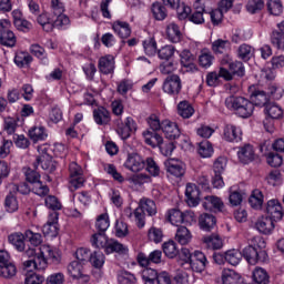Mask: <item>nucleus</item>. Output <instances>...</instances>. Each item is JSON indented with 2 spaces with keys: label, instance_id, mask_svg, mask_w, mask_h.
Masks as SVG:
<instances>
[{
  "label": "nucleus",
  "instance_id": "nucleus-26",
  "mask_svg": "<svg viewBox=\"0 0 284 284\" xmlns=\"http://www.w3.org/2000/svg\"><path fill=\"white\" fill-rule=\"evenodd\" d=\"M202 205L207 212H213V210L221 212L223 210V200L214 195H209L204 197Z\"/></svg>",
  "mask_w": 284,
  "mask_h": 284
},
{
  "label": "nucleus",
  "instance_id": "nucleus-2",
  "mask_svg": "<svg viewBox=\"0 0 284 284\" xmlns=\"http://www.w3.org/2000/svg\"><path fill=\"white\" fill-rule=\"evenodd\" d=\"M52 14L55 17L54 21H49L42 26L44 32H52L54 28H63V26H70V18L65 14V7L59 0H52L51 2Z\"/></svg>",
  "mask_w": 284,
  "mask_h": 284
},
{
  "label": "nucleus",
  "instance_id": "nucleus-50",
  "mask_svg": "<svg viewBox=\"0 0 284 284\" xmlns=\"http://www.w3.org/2000/svg\"><path fill=\"white\" fill-rule=\"evenodd\" d=\"M197 152L202 159H210L214 154V148L210 141L204 140L200 143Z\"/></svg>",
  "mask_w": 284,
  "mask_h": 284
},
{
  "label": "nucleus",
  "instance_id": "nucleus-48",
  "mask_svg": "<svg viewBox=\"0 0 284 284\" xmlns=\"http://www.w3.org/2000/svg\"><path fill=\"white\" fill-rule=\"evenodd\" d=\"M178 114L182 116V119H190L192 114H194V108L187 101H182L178 104Z\"/></svg>",
  "mask_w": 284,
  "mask_h": 284
},
{
  "label": "nucleus",
  "instance_id": "nucleus-21",
  "mask_svg": "<svg viewBox=\"0 0 284 284\" xmlns=\"http://www.w3.org/2000/svg\"><path fill=\"white\" fill-rule=\"evenodd\" d=\"M190 265L193 272H203L207 265V257L201 251H195L193 257L191 258Z\"/></svg>",
  "mask_w": 284,
  "mask_h": 284
},
{
  "label": "nucleus",
  "instance_id": "nucleus-59",
  "mask_svg": "<svg viewBox=\"0 0 284 284\" xmlns=\"http://www.w3.org/2000/svg\"><path fill=\"white\" fill-rule=\"evenodd\" d=\"M4 207L7 212H17V210H19V201L17 200V196L11 193L7 195L4 200Z\"/></svg>",
  "mask_w": 284,
  "mask_h": 284
},
{
  "label": "nucleus",
  "instance_id": "nucleus-30",
  "mask_svg": "<svg viewBox=\"0 0 284 284\" xmlns=\"http://www.w3.org/2000/svg\"><path fill=\"white\" fill-rule=\"evenodd\" d=\"M166 37L171 43H179L183 39V33H181L179 24L175 22L169 23L166 27Z\"/></svg>",
  "mask_w": 284,
  "mask_h": 284
},
{
  "label": "nucleus",
  "instance_id": "nucleus-14",
  "mask_svg": "<svg viewBox=\"0 0 284 284\" xmlns=\"http://www.w3.org/2000/svg\"><path fill=\"white\" fill-rule=\"evenodd\" d=\"M237 159L239 162L244 163V165H247V163H252V161L256 159L254 146H252L251 144L240 146L237 151Z\"/></svg>",
  "mask_w": 284,
  "mask_h": 284
},
{
  "label": "nucleus",
  "instance_id": "nucleus-58",
  "mask_svg": "<svg viewBox=\"0 0 284 284\" xmlns=\"http://www.w3.org/2000/svg\"><path fill=\"white\" fill-rule=\"evenodd\" d=\"M176 49L173 45H164L158 51L159 59L162 61H170L174 57Z\"/></svg>",
  "mask_w": 284,
  "mask_h": 284
},
{
  "label": "nucleus",
  "instance_id": "nucleus-49",
  "mask_svg": "<svg viewBox=\"0 0 284 284\" xmlns=\"http://www.w3.org/2000/svg\"><path fill=\"white\" fill-rule=\"evenodd\" d=\"M110 240H108V236H105V233H95L91 237V243L94 247L103 248L105 250L108 247V243Z\"/></svg>",
  "mask_w": 284,
  "mask_h": 284
},
{
  "label": "nucleus",
  "instance_id": "nucleus-44",
  "mask_svg": "<svg viewBox=\"0 0 284 284\" xmlns=\"http://www.w3.org/2000/svg\"><path fill=\"white\" fill-rule=\"evenodd\" d=\"M162 250L168 258H176L179 256V247H176V242L172 240L164 242Z\"/></svg>",
  "mask_w": 284,
  "mask_h": 284
},
{
  "label": "nucleus",
  "instance_id": "nucleus-31",
  "mask_svg": "<svg viewBox=\"0 0 284 284\" xmlns=\"http://www.w3.org/2000/svg\"><path fill=\"white\" fill-rule=\"evenodd\" d=\"M99 70L102 74H112L114 72V57L105 55L100 58Z\"/></svg>",
  "mask_w": 284,
  "mask_h": 284
},
{
  "label": "nucleus",
  "instance_id": "nucleus-33",
  "mask_svg": "<svg viewBox=\"0 0 284 284\" xmlns=\"http://www.w3.org/2000/svg\"><path fill=\"white\" fill-rule=\"evenodd\" d=\"M114 32L119 34L121 39H128L132 34V29H130V23L123 21H115L112 26Z\"/></svg>",
  "mask_w": 284,
  "mask_h": 284
},
{
  "label": "nucleus",
  "instance_id": "nucleus-18",
  "mask_svg": "<svg viewBox=\"0 0 284 284\" xmlns=\"http://www.w3.org/2000/svg\"><path fill=\"white\" fill-rule=\"evenodd\" d=\"M132 132H136V122H134V119L126 118L124 122L118 123V134L121 139H130Z\"/></svg>",
  "mask_w": 284,
  "mask_h": 284
},
{
  "label": "nucleus",
  "instance_id": "nucleus-55",
  "mask_svg": "<svg viewBox=\"0 0 284 284\" xmlns=\"http://www.w3.org/2000/svg\"><path fill=\"white\" fill-rule=\"evenodd\" d=\"M24 236L27 241H29V243L33 245V247H39V245L43 243V236L41 235V233H34V231L32 230H27L24 232Z\"/></svg>",
  "mask_w": 284,
  "mask_h": 284
},
{
  "label": "nucleus",
  "instance_id": "nucleus-19",
  "mask_svg": "<svg viewBox=\"0 0 284 284\" xmlns=\"http://www.w3.org/2000/svg\"><path fill=\"white\" fill-rule=\"evenodd\" d=\"M162 132H164L166 139H170L171 141H174V139H179V136H181L179 124L170 120L162 121Z\"/></svg>",
  "mask_w": 284,
  "mask_h": 284
},
{
  "label": "nucleus",
  "instance_id": "nucleus-25",
  "mask_svg": "<svg viewBox=\"0 0 284 284\" xmlns=\"http://www.w3.org/2000/svg\"><path fill=\"white\" fill-rule=\"evenodd\" d=\"M199 225L204 232H212L216 227V217L210 213H203L199 217Z\"/></svg>",
  "mask_w": 284,
  "mask_h": 284
},
{
  "label": "nucleus",
  "instance_id": "nucleus-54",
  "mask_svg": "<svg viewBox=\"0 0 284 284\" xmlns=\"http://www.w3.org/2000/svg\"><path fill=\"white\" fill-rule=\"evenodd\" d=\"M83 273V264L79 261H73L68 265V274L74 280L81 277Z\"/></svg>",
  "mask_w": 284,
  "mask_h": 284
},
{
  "label": "nucleus",
  "instance_id": "nucleus-52",
  "mask_svg": "<svg viewBox=\"0 0 284 284\" xmlns=\"http://www.w3.org/2000/svg\"><path fill=\"white\" fill-rule=\"evenodd\" d=\"M248 203L254 210H261V207H263V193L258 190H254L248 197Z\"/></svg>",
  "mask_w": 284,
  "mask_h": 284
},
{
  "label": "nucleus",
  "instance_id": "nucleus-20",
  "mask_svg": "<svg viewBox=\"0 0 284 284\" xmlns=\"http://www.w3.org/2000/svg\"><path fill=\"white\" fill-rule=\"evenodd\" d=\"M124 165L131 172H141V170L145 168V161H143V158H141V155L132 153L129 154Z\"/></svg>",
  "mask_w": 284,
  "mask_h": 284
},
{
  "label": "nucleus",
  "instance_id": "nucleus-35",
  "mask_svg": "<svg viewBox=\"0 0 284 284\" xmlns=\"http://www.w3.org/2000/svg\"><path fill=\"white\" fill-rule=\"evenodd\" d=\"M175 241H178L180 245H187V243L192 241V233L190 232V229L186 226H178Z\"/></svg>",
  "mask_w": 284,
  "mask_h": 284
},
{
  "label": "nucleus",
  "instance_id": "nucleus-53",
  "mask_svg": "<svg viewBox=\"0 0 284 284\" xmlns=\"http://www.w3.org/2000/svg\"><path fill=\"white\" fill-rule=\"evenodd\" d=\"M95 227L99 233L105 234L108 232V227H110V216H108V213L98 216Z\"/></svg>",
  "mask_w": 284,
  "mask_h": 284
},
{
  "label": "nucleus",
  "instance_id": "nucleus-42",
  "mask_svg": "<svg viewBox=\"0 0 284 284\" xmlns=\"http://www.w3.org/2000/svg\"><path fill=\"white\" fill-rule=\"evenodd\" d=\"M151 11L156 21H164L168 17V9L161 2H154Z\"/></svg>",
  "mask_w": 284,
  "mask_h": 284
},
{
  "label": "nucleus",
  "instance_id": "nucleus-16",
  "mask_svg": "<svg viewBox=\"0 0 284 284\" xmlns=\"http://www.w3.org/2000/svg\"><path fill=\"white\" fill-rule=\"evenodd\" d=\"M250 92H251L250 99H251V103H253V106L254 105H257L260 108L267 106V104L270 103V95H267L265 91L250 88Z\"/></svg>",
  "mask_w": 284,
  "mask_h": 284
},
{
  "label": "nucleus",
  "instance_id": "nucleus-7",
  "mask_svg": "<svg viewBox=\"0 0 284 284\" xmlns=\"http://www.w3.org/2000/svg\"><path fill=\"white\" fill-rule=\"evenodd\" d=\"M242 256L250 265H256V263H263V261H265L267 253H265V251H258L256 247L248 245L242 251Z\"/></svg>",
  "mask_w": 284,
  "mask_h": 284
},
{
  "label": "nucleus",
  "instance_id": "nucleus-41",
  "mask_svg": "<svg viewBox=\"0 0 284 284\" xmlns=\"http://www.w3.org/2000/svg\"><path fill=\"white\" fill-rule=\"evenodd\" d=\"M41 250L47 261H51V263H54V265H59V263H61V254L59 253V251L50 246H42Z\"/></svg>",
  "mask_w": 284,
  "mask_h": 284
},
{
  "label": "nucleus",
  "instance_id": "nucleus-60",
  "mask_svg": "<svg viewBox=\"0 0 284 284\" xmlns=\"http://www.w3.org/2000/svg\"><path fill=\"white\" fill-rule=\"evenodd\" d=\"M230 74L233 77H245V67L241 61H234V63L230 64L229 68Z\"/></svg>",
  "mask_w": 284,
  "mask_h": 284
},
{
  "label": "nucleus",
  "instance_id": "nucleus-61",
  "mask_svg": "<svg viewBox=\"0 0 284 284\" xmlns=\"http://www.w3.org/2000/svg\"><path fill=\"white\" fill-rule=\"evenodd\" d=\"M143 48L148 57H154L156 54V40L154 38H148L143 41Z\"/></svg>",
  "mask_w": 284,
  "mask_h": 284
},
{
  "label": "nucleus",
  "instance_id": "nucleus-57",
  "mask_svg": "<svg viewBox=\"0 0 284 284\" xmlns=\"http://www.w3.org/2000/svg\"><path fill=\"white\" fill-rule=\"evenodd\" d=\"M159 277V273L153 268H144L142 271V281L144 284H156V278Z\"/></svg>",
  "mask_w": 284,
  "mask_h": 284
},
{
  "label": "nucleus",
  "instance_id": "nucleus-46",
  "mask_svg": "<svg viewBox=\"0 0 284 284\" xmlns=\"http://www.w3.org/2000/svg\"><path fill=\"white\" fill-rule=\"evenodd\" d=\"M89 262L97 270H101L105 263V255L101 251H94L90 254Z\"/></svg>",
  "mask_w": 284,
  "mask_h": 284
},
{
  "label": "nucleus",
  "instance_id": "nucleus-56",
  "mask_svg": "<svg viewBox=\"0 0 284 284\" xmlns=\"http://www.w3.org/2000/svg\"><path fill=\"white\" fill-rule=\"evenodd\" d=\"M265 112L271 119H281L283 116V109L276 103L266 104Z\"/></svg>",
  "mask_w": 284,
  "mask_h": 284
},
{
  "label": "nucleus",
  "instance_id": "nucleus-45",
  "mask_svg": "<svg viewBox=\"0 0 284 284\" xmlns=\"http://www.w3.org/2000/svg\"><path fill=\"white\" fill-rule=\"evenodd\" d=\"M224 260L230 265L236 266L243 260V253L239 250H230L225 253Z\"/></svg>",
  "mask_w": 284,
  "mask_h": 284
},
{
  "label": "nucleus",
  "instance_id": "nucleus-17",
  "mask_svg": "<svg viewBox=\"0 0 284 284\" xmlns=\"http://www.w3.org/2000/svg\"><path fill=\"white\" fill-rule=\"evenodd\" d=\"M39 165H41L42 170H45V172H54V170H57V162L52 161L50 153L37 156L33 168L37 169Z\"/></svg>",
  "mask_w": 284,
  "mask_h": 284
},
{
  "label": "nucleus",
  "instance_id": "nucleus-29",
  "mask_svg": "<svg viewBox=\"0 0 284 284\" xmlns=\"http://www.w3.org/2000/svg\"><path fill=\"white\" fill-rule=\"evenodd\" d=\"M222 284H244L241 275L234 270L224 268L222 271Z\"/></svg>",
  "mask_w": 284,
  "mask_h": 284
},
{
  "label": "nucleus",
  "instance_id": "nucleus-3",
  "mask_svg": "<svg viewBox=\"0 0 284 284\" xmlns=\"http://www.w3.org/2000/svg\"><path fill=\"white\" fill-rule=\"evenodd\" d=\"M145 212L149 216H154V214H156V203H154L153 200H140L139 206L133 212L134 221L140 229L145 227Z\"/></svg>",
  "mask_w": 284,
  "mask_h": 284
},
{
  "label": "nucleus",
  "instance_id": "nucleus-5",
  "mask_svg": "<svg viewBox=\"0 0 284 284\" xmlns=\"http://www.w3.org/2000/svg\"><path fill=\"white\" fill-rule=\"evenodd\" d=\"M69 190L71 192H77L79 187H83V183H85V179L83 178V169H81L77 162H71L69 165Z\"/></svg>",
  "mask_w": 284,
  "mask_h": 284
},
{
  "label": "nucleus",
  "instance_id": "nucleus-39",
  "mask_svg": "<svg viewBox=\"0 0 284 284\" xmlns=\"http://www.w3.org/2000/svg\"><path fill=\"white\" fill-rule=\"evenodd\" d=\"M0 43L7 48H14V45H17V36H14V32L10 31V29L2 31L0 34Z\"/></svg>",
  "mask_w": 284,
  "mask_h": 284
},
{
  "label": "nucleus",
  "instance_id": "nucleus-62",
  "mask_svg": "<svg viewBox=\"0 0 284 284\" xmlns=\"http://www.w3.org/2000/svg\"><path fill=\"white\" fill-rule=\"evenodd\" d=\"M149 241L161 243L163 241V230L152 226L148 232Z\"/></svg>",
  "mask_w": 284,
  "mask_h": 284
},
{
  "label": "nucleus",
  "instance_id": "nucleus-34",
  "mask_svg": "<svg viewBox=\"0 0 284 284\" xmlns=\"http://www.w3.org/2000/svg\"><path fill=\"white\" fill-rule=\"evenodd\" d=\"M105 254H126L128 246L123 245L121 242L116 240H109L106 244V248L104 250Z\"/></svg>",
  "mask_w": 284,
  "mask_h": 284
},
{
  "label": "nucleus",
  "instance_id": "nucleus-32",
  "mask_svg": "<svg viewBox=\"0 0 284 284\" xmlns=\"http://www.w3.org/2000/svg\"><path fill=\"white\" fill-rule=\"evenodd\" d=\"M93 119L98 125H108L110 123V111L101 106L93 111Z\"/></svg>",
  "mask_w": 284,
  "mask_h": 284
},
{
  "label": "nucleus",
  "instance_id": "nucleus-47",
  "mask_svg": "<svg viewBox=\"0 0 284 284\" xmlns=\"http://www.w3.org/2000/svg\"><path fill=\"white\" fill-rule=\"evenodd\" d=\"M0 276L2 278H14L17 276V266L14 263L0 265Z\"/></svg>",
  "mask_w": 284,
  "mask_h": 284
},
{
  "label": "nucleus",
  "instance_id": "nucleus-6",
  "mask_svg": "<svg viewBox=\"0 0 284 284\" xmlns=\"http://www.w3.org/2000/svg\"><path fill=\"white\" fill-rule=\"evenodd\" d=\"M194 220V213L192 211L181 212L179 209H171L168 212V221L172 225H181V223H190V221Z\"/></svg>",
  "mask_w": 284,
  "mask_h": 284
},
{
  "label": "nucleus",
  "instance_id": "nucleus-8",
  "mask_svg": "<svg viewBox=\"0 0 284 284\" xmlns=\"http://www.w3.org/2000/svg\"><path fill=\"white\" fill-rule=\"evenodd\" d=\"M42 232L44 236H50L54 239L59 236V213L51 212L49 214L48 222L42 226Z\"/></svg>",
  "mask_w": 284,
  "mask_h": 284
},
{
  "label": "nucleus",
  "instance_id": "nucleus-9",
  "mask_svg": "<svg viewBox=\"0 0 284 284\" xmlns=\"http://www.w3.org/2000/svg\"><path fill=\"white\" fill-rule=\"evenodd\" d=\"M181 78L178 74L166 77L163 82V92L173 97L181 92Z\"/></svg>",
  "mask_w": 284,
  "mask_h": 284
},
{
  "label": "nucleus",
  "instance_id": "nucleus-43",
  "mask_svg": "<svg viewBox=\"0 0 284 284\" xmlns=\"http://www.w3.org/2000/svg\"><path fill=\"white\" fill-rule=\"evenodd\" d=\"M253 281L256 284H270V275L263 267H256L253 271Z\"/></svg>",
  "mask_w": 284,
  "mask_h": 284
},
{
  "label": "nucleus",
  "instance_id": "nucleus-23",
  "mask_svg": "<svg viewBox=\"0 0 284 284\" xmlns=\"http://www.w3.org/2000/svg\"><path fill=\"white\" fill-rule=\"evenodd\" d=\"M255 230L260 234H272L274 230V220L270 216H262L255 223Z\"/></svg>",
  "mask_w": 284,
  "mask_h": 284
},
{
  "label": "nucleus",
  "instance_id": "nucleus-1",
  "mask_svg": "<svg viewBox=\"0 0 284 284\" xmlns=\"http://www.w3.org/2000/svg\"><path fill=\"white\" fill-rule=\"evenodd\" d=\"M225 105L241 119H250L254 114V103L245 97L230 95L225 99Z\"/></svg>",
  "mask_w": 284,
  "mask_h": 284
},
{
  "label": "nucleus",
  "instance_id": "nucleus-4",
  "mask_svg": "<svg viewBox=\"0 0 284 284\" xmlns=\"http://www.w3.org/2000/svg\"><path fill=\"white\" fill-rule=\"evenodd\" d=\"M23 172L26 181H28V183L32 185L33 194H37L38 196H48V194H50V187L43 184V182L41 181V174L37 172V168H24Z\"/></svg>",
  "mask_w": 284,
  "mask_h": 284
},
{
  "label": "nucleus",
  "instance_id": "nucleus-63",
  "mask_svg": "<svg viewBox=\"0 0 284 284\" xmlns=\"http://www.w3.org/2000/svg\"><path fill=\"white\" fill-rule=\"evenodd\" d=\"M118 281L120 284H135L136 283V276L134 274L124 271L119 274Z\"/></svg>",
  "mask_w": 284,
  "mask_h": 284
},
{
  "label": "nucleus",
  "instance_id": "nucleus-12",
  "mask_svg": "<svg viewBox=\"0 0 284 284\" xmlns=\"http://www.w3.org/2000/svg\"><path fill=\"white\" fill-rule=\"evenodd\" d=\"M24 267H33V270H45L48 267V257H45V253L40 248V252L31 260H26L23 262Z\"/></svg>",
  "mask_w": 284,
  "mask_h": 284
},
{
  "label": "nucleus",
  "instance_id": "nucleus-38",
  "mask_svg": "<svg viewBox=\"0 0 284 284\" xmlns=\"http://www.w3.org/2000/svg\"><path fill=\"white\" fill-rule=\"evenodd\" d=\"M29 136L33 143H39V141H45L48 139V133L43 126H33L29 130Z\"/></svg>",
  "mask_w": 284,
  "mask_h": 284
},
{
  "label": "nucleus",
  "instance_id": "nucleus-28",
  "mask_svg": "<svg viewBox=\"0 0 284 284\" xmlns=\"http://www.w3.org/2000/svg\"><path fill=\"white\" fill-rule=\"evenodd\" d=\"M241 129L234 124H226L224 126V133H223V136L225 139V141H229V142H239L241 141Z\"/></svg>",
  "mask_w": 284,
  "mask_h": 284
},
{
  "label": "nucleus",
  "instance_id": "nucleus-36",
  "mask_svg": "<svg viewBox=\"0 0 284 284\" xmlns=\"http://www.w3.org/2000/svg\"><path fill=\"white\" fill-rule=\"evenodd\" d=\"M232 44L227 40L217 39L212 43V50L215 54H227Z\"/></svg>",
  "mask_w": 284,
  "mask_h": 284
},
{
  "label": "nucleus",
  "instance_id": "nucleus-13",
  "mask_svg": "<svg viewBox=\"0 0 284 284\" xmlns=\"http://www.w3.org/2000/svg\"><path fill=\"white\" fill-rule=\"evenodd\" d=\"M271 43L276 50L284 52V21L277 23V28L272 31Z\"/></svg>",
  "mask_w": 284,
  "mask_h": 284
},
{
  "label": "nucleus",
  "instance_id": "nucleus-27",
  "mask_svg": "<svg viewBox=\"0 0 284 284\" xmlns=\"http://www.w3.org/2000/svg\"><path fill=\"white\" fill-rule=\"evenodd\" d=\"M8 241L18 252H26V234L21 232L12 233L8 236Z\"/></svg>",
  "mask_w": 284,
  "mask_h": 284
},
{
  "label": "nucleus",
  "instance_id": "nucleus-15",
  "mask_svg": "<svg viewBox=\"0 0 284 284\" xmlns=\"http://www.w3.org/2000/svg\"><path fill=\"white\" fill-rule=\"evenodd\" d=\"M185 196L187 205H190V207H196L199 201H201V191L199 190V186L192 183L186 184Z\"/></svg>",
  "mask_w": 284,
  "mask_h": 284
},
{
  "label": "nucleus",
  "instance_id": "nucleus-40",
  "mask_svg": "<svg viewBox=\"0 0 284 284\" xmlns=\"http://www.w3.org/2000/svg\"><path fill=\"white\" fill-rule=\"evenodd\" d=\"M267 12L273 17H281L283 14V1L281 0H267Z\"/></svg>",
  "mask_w": 284,
  "mask_h": 284
},
{
  "label": "nucleus",
  "instance_id": "nucleus-24",
  "mask_svg": "<svg viewBox=\"0 0 284 284\" xmlns=\"http://www.w3.org/2000/svg\"><path fill=\"white\" fill-rule=\"evenodd\" d=\"M266 212L271 215L270 217L275 221H281V219H283V205H281L278 200H270L267 202Z\"/></svg>",
  "mask_w": 284,
  "mask_h": 284
},
{
  "label": "nucleus",
  "instance_id": "nucleus-10",
  "mask_svg": "<svg viewBox=\"0 0 284 284\" xmlns=\"http://www.w3.org/2000/svg\"><path fill=\"white\" fill-rule=\"evenodd\" d=\"M164 166L166 172L176 176V179H181L185 174V163L181 160L170 159L164 162Z\"/></svg>",
  "mask_w": 284,
  "mask_h": 284
},
{
  "label": "nucleus",
  "instance_id": "nucleus-64",
  "mask_svg": "<svg viewBox=\"0 0 284 284\" xmlns=\"http://www.w3.org/2000/svg\"><path fill=\"white\" fill-rule=\"evenodd\" d=\"M65 283V274L62 272L52 273L45 280V284H63Z\"/></svg>",
  "mask_w": 284,
  "mask_h": 284
},
{
  "label": "nucleus",
  "instance_id": "nucleus-22",
  "mask_svg": "<svg viewBox=\"0 0 284 284\" xmlns=\"http://www.w3.org/2000/svg\"><path fill=\"white\" fill-rule=\"evenodd\" d=\"M143 138L146 145L163 150V136H161L156 131L146 130L143 132Z\"/></svg>",
  "mask_w": 284,
  "mask_h": 284
},
{
  "label": "nucleus",
  "instance_id": "nucleus-51",
  "mask_svg": "<svg viewBox=\"0 0 284 284\" xmlns=\"http://www.w3.org/2000/svg\"><path fill=\"white\" fill-rule=\"evenodd\" d=\"M237 57L242 61H250L252 57H254V48H252L250 44H242L237 49Z\"/></svg>",
  "mask_w": 284,
  "mask_h": 284
},
{
  "label": "nucleus",
  "instance_id": "nucleus-11",
  "mask_svg": "<svg viewBox=\"0 0 284 284\" xmlns=\"http://www.w3.org/2000/svg\"><path fill=\"white\" fill-rule=\"evenodd\" d=\"M222 78L225 81H232V73H230V70H227L224 67L220 68L219 73L216 72H210L206 75V83L207 85H210L211 88H216V85L219 84V79Z\"/></svg>",
  "mask_w": 284,
  "mask_h": 284
},
{
  "label": "nucleus",
  "instance_id": "nucleus-37",
  "mask_svg": "<svg viewBox=\"0 0 284 284\" xmlns=\"http://www.w3.org/2000/svg\"><path fill=\"white\" fill-rule=\"evenodd\" d=\"M203 243L211 250H221L223 247V240L219 234L206 235L203 237Z\"/></svg>",
  "mask_w": 284,
  "mask_h": 284
}]
</instances>
